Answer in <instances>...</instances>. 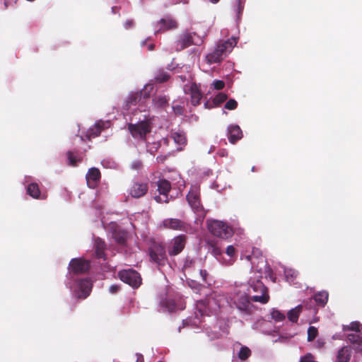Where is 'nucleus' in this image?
Here are the masks:
<instances>
[{
    "label": "nucleus",
    "instance_id": "nucleus-1",
    "mask_svg": "<svg viewBox=\"0 0 362 362\" xmlns=\"http://www.w3.org/2000/svg\"><path fill=\"white\" fill-rule=\"evenodd\" d=\"M236 43V40L234 37L219 43L213 52L206 55L208 63L211 64L222 61L223 55L226 54L228 51L230 52Z\"/></svg>",
    "mask_w": 362,
    "mask_h": 362
},
{
    "label": "nucleus",
    "instance_id": "nucleus-2",
    "mask_svg": "<svg viewBox=\"0 0 362 362\" xmlns=\"http://www.w3.org/2000/svg\"><path fill=\"white\" fill-rule=\"evenodd\" d=\"M250 287L248 291L250 293L252 291L255 294L252 296V300L255 302H258L262 304H266L269 300V295L268 293V288L260 279H252L249 281Z\"/></svg>",
    "mask_w": 362,
    "mask_h": 362
},
{
    "label": "nucleus",
    "instance_id": "nucleus-3",
    "mask_svg": "<svg viewBox=\"0 0 362 362\" xmlns=\"http://www.w3.org/2000/svg\"><path fill=\"white\" fill-rule=\"evenodd\" d=\"M150 260L158 266H164L168 262L165 247L162 243L153 241L148 249Z\"/></svg>",
    "mask_w": 362,
    "mask_h": 362
},
{
    "label": "nucleus",
    "instance_id": "nucleus-4",
    "mask_svg": "<svg viewBox=\"0 0 362 362\" xmlns=\"http://www.w3.org/2000/svg\"><path fill=\"white\" fill-rule=\"evenodd\" d=\"M209 230L215 236L226 239L233 235L232 228L221 221L213 220L208 223Z\"/></svg>",
    "mask_w": 362,
    "mask_h": 362
},
{
    "label": "nucleus",
    "instance_id": "nucleus-5",
    "mask_svg": "<svg viewBox=\"0 0 362 362\" xmlns=\"http://www.w3.org/2000/svg\"><path fill=\"white\" fill-rule=\"evenodd\" d=\"M233 301L240 312L245 315L252 314L254 305L251 303L247 293L245 292H238L234 295Z\"/></svg>",
    "mask_w": 362,
    "mask_h": 362
},
{
    "label": "nucleus",
    "instance_id": "nucleus-6",
    "mask_svg": "<svg viewBox=\"0 0 362 362\" xmlns=\"http://www.w3.org/2000/svg\"><path fill=\"white\" fill-rule=\"evenodd\" d=\"M128 129L135 139L146 141V135L151 132V127L148 122L142 121L137 124H129Z\"/></svg>",
    "mask_w": 362,
    "mask_h": 362
},
{
    "label": "nucleus",
    "instance_id": "nucleus-7",
    "mask_svg": "<svg viewBox=\"0 0 362 362\" xmlns=\"http://www.w3.org/2000/svg\"><path fill=\"white\" fill-rule=\"evenodd\" d=\"M202 42V39L196 33H185L180 36L179 40L176 42V49L180 51L192 45H199Z\"/></svg>",
    "mask_w": 362,
    "mask_h": 362
},
{
    "label": "nucleus",
    "instance_id": "nucleus-8",
    "mask_svg": "<svg viewBox=\"0 0 362 362\" xmlns=\"http://www.w3.org/2000/svg\"><path fill=\"white\" fill-rule=\"evenodd\" d=\"M92 286L89 279H78L73 291L74 296L78 299L86 298L90 293Z\"/></svg>",
    "mask_w": 362,
    "mask_h": 362
},
{
    "label": "nucleus",
    "instance_id": "nucleus-9",
    "mask_svg": "<svg viewBox=\"0 0 362 362\" xmlns=\"http://www.w3.org/2000/svg\"><path fill=\"white\" fill-rule=\"evenodd\" d=\"M119 279L132 287H139L141 283L140 274L134 269H124L118 273Z\"/></svg>",
    "mask_w": 362,
    "mask_h": 362
},
{
    "label": "nucleus",
    "instance_id": "nucleus-10",
    "mask_svg": "<svg viewBox=\"0 0 362 362\" xmlns=\"http://www.w3.org/2000/svg\"><path fill=\"white\" fill-rule=\"evenodd\" d=\"M186 198L193 210L197 212L203 210V206L201 204L200 189L199 186L192 185Z\"/></svg>",
    "mask_w": 362,
    "mask_h": 362
},
{
    "label": "nucleus",
    "instance_id": "nucleus-11",
    "mask_svg": "<svg viewBox=\"0 0 362 362\" xmlns=\"http://www.w3.org/2000/svg\"><path fill=\"white\" fill-rule=\"evenodd\" d=\"M90 262L82 258H74L71 260L69 265L70 274H82L90 269Z\"/></svg>",
    "mask_w": 362,
    "mask_h": 362
},
{
    "label": "nucleus",
    "instance_id": "nucleus-12",
    "mask_svg": "<svg viewBox=\"0 0 362 362\" xmlns=\"http://www.w3.org/2000/svg\"><path fill=\"white\" fill-rule=\"evenodd\" d=\"M157 186L160 195L155 196V200L158 203H168L169 202L168 193L171 189L170 182L165 179H161L157 182Z\"/></svg>",
    "mask_w": 362,
    "mask_h": 362
},
{
    "label": "nucleus",
    "instance_id": "nucleus-13",
    "mask_svg": "<svg viewBox=\"0 0 362 362\" xmlns=\"http://www.w3.org/2000/svg\"><path fill=\"white\" fill-rule=\"evenodd\" d=\"M187 240L185 235H180L175 237L170 243L168 252L169 255L175 256L180 254L185 248Z\"/></svg>",
    "mask_w": 362,
    "mask_h": 362
},
{
    "label": "nucleus",
    "instance_id": "nucleus-14",
    "mask_svg": "<svg viewBox=\"0 0 362 362\" xmlns=\"http://www.w3.org/2000/svg\"><path fill=\"white\" fill-rule=\"evenodd\" d=\"M156 26L158 28L155 31V33L156 34L158 33L176 29L178 27V23L172 16H166L160 19L156 23Z\"/></svg>",
    "mask_w": 362,
    "mask_h": 362
},
{
    "label": "nucleus",
    "instance_id": "nucleus-15",
    "mask_svg": "<svg viewBox=\"0 0 362 362\" xmlns=\"http://www.w3.org/2000/svg\"><path fill=\"white\" fill-rule=\"evenodd\" d=\"M148 186L147 183L134 182L129 189V194L136 199L144 197L148 192Z\"/></svg>",
    "mask_w": 362,
    "mask_h": 362
},
{
    "label": "nucleus",
    "instance_id": "nucleus-16",
    "mask_svg": "<svg viewBox=\"0 0 362 362\" xmlns=\"http://www.w3.org/2000/svg\"><path fill=\"white\" fill-rule=\"evenodd\" d=\"M163 226L165 228L186 231L188 225L178 218H166L163 221Z\"/></svg>",
    "mask_w": 362,
    "mask_h": 362
},
{
    "label": "nucleus",
    "instance_id": "nucleus-17",
    "mask_svg": "<svg viewBox=\"0 0 362 362\" xmlns=\"http://www.w3.org/2000/svg\"><path fill=\"white\" fill-rule=\"evenodd\" d=\"M88 186L90 188H95L101 178V174L98 168H91L86 174Z\"/></svg>",
    "mask_w": 362,
    "mask_h": 362
},
{
    "label": "nucleus",
    "instance_id": "nucleus-18",
    "mask_svg": "<svg viewBox=\"0 0 362 362\" xmlns=\"http://www.w3.org/2000/svg\"><path fill=\"white\" fill-rule=\"evenodd\" d=\"M228 139L229 141L234 144L243 137V132L238 125L231 124L228 127Z\"/></svg>",
    "mask_w": 362,
    "mask_h": 362
},
{
    "label": "nucleus",
    "instance_id": "nucleus-19",
    "mask_svg": "<svg viewBox=\"0 0 362 362\" xmlns=\"http://www.w3.org/2000/svg\"><path fill=\"white\" fill-rule=\"evenodd\" d=\"M95 256L98 259H105L106 244L100 238H96L94 243Z\"/></svg>",
    "mask_w": 362,
    "mask_h": 362
},
{
    "label": "nucleus",
    "instance_id": "nucleus-20",
    "mask_svg": "<svg viewBox=\"0 0 362 362\" xmlns=\"http://www.w3.org/2000/svg\"><path fill=\"white\" fill-rule=\"evenodd\" d=\"M351 348L349 346L341 347L337 352L336 362H349L351 357Z\"/></svg>",
    "mask_w": 362,
    "mask_h": 362
},
{
    "label": "nucleus",
    "instance_id": "nucleus-21",
    "mask_svg": "<svg viewBox=\"0 0 362 362\" xmlns=\"http://www.w3.org/2000/svg\"><path fill=\"white\" fill-rule=\"evenodd\" d=\"M189 91L191 95V103L194 106L199 105L202 95L200 90L195 83L191 85Z\"/></svg>",
    "mask_w": 362,
    "mask_h": 362
},
{
    "label": "nucleus",
    "instance_id": "nucleus-22",
    "mask_svg": "<svg viewBox=\"0 0 362 362\" xmlns=\"http://www.w3.org/2000/svg\"><path fill=\"white\" fill-rule=\"evenodd\" d=\"M347 339L353 345L356 352H362V337L358 334H349Z\"/></svg>",
    "mask_w": 362,
    "mask_h": 362
},
{
    "label": "nucleus",
    "instance_id": "nucleus-23",
    "mask_svg": "<svg viewBox=\"0 0 362 362\" xmlns=\"http://www.w3.org/2000/svg\"><path fill=\"white\" fill-rule=\"evenodd\" d=\"M161 305L165 308L168 312L173 313L178 310H183L184 307L178 305L173 299L165 298L160 303Z\"/></svg>",
    "mask_w": 362,
    "mask_h": 362
},
{
    "label": "nucleus",
    "instance_id": "nucleus-24",
    "mask_svg": "<svg viewBox=\"0 0 362 362\" xmlns=\"http://www.w3.org/2000/svg\"><path fill=\"white\" fill-rule=\"evenodd\" d=\"M105 123L103 122H97L93 127L87 131L86 137L88 140L99 136L104 129Z\"/></svg>",
    "mask_w": 362,
    "mask_h": 362
},
{
    "label": "nucleus",
    "instance_id": "nucleus-25",
    "mask_svg": "<svg viewBox=\"0 0 362 362\" xmlns=\"http://www.w3.org/2000/svg\"><path fill=\"white\" fill-rule=\"evenodd\" d=\"M329 293L326 291H319L313 296V299L315 303L321 307L325 306V305L327 303Z\"/></svg>",
    "mask_w": 362,
    "mask_h": 362
},
{
    "label": "nucleus",
    "instance_id": "nucleus-26",
    "mask_svg": "<svg viewBox=\"0 0 362 362\" xmlns=\"http://www.w3.org/2000/svg\"><path fill=\"white\" fill-rule=\"evenodd\" d=\"M27 193L34 199H45L41 197V192L38 184L32 182L27 187Z\"/></svg>",
    "mask_w": 362,
    "mask_h": 362
},
{
    "label": "nucleus",
    "instance_id": "nucleus-27",
    "mask_svg": "<svg viewBox=\"0 0 362 362\" xmlns=\"http://www.w3.org/2000/svg\"><path fill=\"white\" fill-rule=\"evenodd\" d=\"M170 98L166 95H159L153 99V105L157 108H164L168 106Z\"/></svg>",
    "mask_w": 362,
    "mask_h": 362
},
{
    "label": "nucleus",
    "instance_id": "nucleus-28",
    "mask_svg": "<svg viewBox=\"0 0 362 362\" xmlns=\"http://www.w3.org/2000/svg\"><path fill=\"white\" fill-rule=\"evenodd\" d=\"M66 156L69 160V165L72 166H76L77 163L81 162L83 160L82 156L78 151H69L66 153Z\"/></svg>",
    "mask_w": 362,
    "mask_h": 362
},
{
    "label": "nucleus",
    "instance_id": "nucleus-29",
    "mask_svg": "<svg viewBox=\"0 0 362 362\" xmlns=\"http://www.w3.org/2000/svg\"><path fill=\"white\" fill-rule=\"evenodd\" d=\"M170 78V75L165 71L163 69H158L155 72L154 74V82L156 83H164L168 81Z\"/></svg>",
    "mask_w": 362,
    "mask_h": 362
},
{
    "label": "nucleus",
    "instance_id": "nucleus-30",
    "mask_svg": "<svg viewBox=\"0 0 362 362\" xmlns=\"http://www.w3.org/2000/svg\"><path fill=\"white\" fill-rule=\"evenodd\" d=\"M171 138L179 145H185L187 144L186 135L184 132H172Z\"/></svg>",
    "mask_w": 362,
    "mask_h": 362
},
{
    "label": "nucleus",
    "instance_id": "nucleus-31",
    "mask_svg": "<svg viewBox=\"0 0 362 362\" xmlns=\"http://www.w3.org/2000/svg\"><path fill=\"white\" fill-rule=\"evenodd\" d=\"M112 238L117 243L124 245L127 241V234L124 230H115L112 233Z\"/></svg>",
    "mask_w": 362,
    "mask_h": 362
},
{
    "label": "nucleus",
    "instance_id": "nucleus-32",
    "mask_svg": "<svg viewBox=\"0 0 362 362\" xmlns=\"http://www.w3.org/2000/svg\"><path fill=\"white\" fill-rule=\"evenodd\" d=\"M141 92H135L131 93L127 99L126 106L129 108L132 105H136L141 98Z\"/></svg>",
    "mask_w": 362,
    "mask_h": 362
},
{
    "label": "nucleus",
    "instance_id": "nucleus-33",
    "mask_svg": "<svg viewBox=\"0 0 362 362\" xmlns=\"http://www.w3.org/2000/svg\"><path fill=\"white\" fill-rule=\"evenodd\" d=\"M208 250L215 257H218L221 255L222 251L218 246L217 243L214 240H209L207 241Z\"/></svg>",
    "mask_w": 362,
    "mask_h": 362
},
{
    "label": "nucleus",
    "instance_id": "nucleus-34",
    "mask_svg": "<svg viewBox=\"0 0 362 362\" xmlns=\"http://www.w3.org/2000/svg\"><path fill=\"white\" fill-rule=\"evenodd\" d=\"M302 305H298L288 313V318L292 322H297L300 313L302 310Z\"/></svg>",
    "mask_w": 362,
    "mask_h": 362
},
{
    "label": "nucleus",
    "instance_id": "nucleus-35",
    "mask_svg": "<svg viewBox=\"0 0 362 362\" xmlns=\"http://www.w3.org/2000/svg\"><path fill=\"white\" fill-rule=\"evenodd\" d=\"M197 262V259L190 258L189 257H187L185 260L183 269L185 271L190 272L192 269H194Z\"/></svg>",
    "mask_w": 362,
    "mask_h": 362
},
{
    "label": "nucleus",
    "instance_id": "nucleus-36",
    "mask_svg": "<svg viewBox=\"0 0 362 362\" xmlns=\"http://www.w3.org/2000/svg\"><path fill=\"white\" fill-rule=\"evenodd\" d=\"M251 350L247 346H242L238 352V358L245 361L247 359L251 356Z\"/></svg>",
    "mask_w": 362,
    "mask_h": 362
},
{
    "label": "nucleus",
    "instance_id": "nucleus-37",
    "mask_svg": "<svg viewBox=\"0 0 362 362\" xmlns=\"http://www.w3.org/2000/svg\"><path fill=\"white\" fill-rule=\"evenodd\" d=\"M228 98V95L225 93H218L214 98V103L218 106L223 102H225Z\"/></svg>",
    "mask_w": 362,
    "mask_h": 362
},
{
    "label": "nucleus",
    "instance_id": "nucleus-38",
    "mask_svg": "<svg viewBox=\"0 0 362 362\" xmlns=\"http://www.w3.org/2000/svg\"><path fill=\"white\" fill-rule=\"evenodd\" d=\"M318 331L317 329L313 326H310L308 329V341H313L317 336Z\"/></svg>",
    "mask_w": 362,
    "mask_h": 362
},
{
    "label": "nucleus",
    "instance_id": "nucleus-39",
    "mask_svg": "<svg viewBox=\"0 0 362 362\" xmlns=\"http://www.w3.org/2000/svg\"><path fill=\"white\" fill-rule=\"evenodd\" d=\"M271 315L272 318L276 322H281L285 319L284 314L278 310H273Z\"/></svg>",
    "mask_w": 362,
    "mask_h": 362
},
{
    "label": "nucleus",
    "instance_id": "nucleus-40",
    "mask_svg": "<svg viewBox=\"0 0 362 362\" xmlns=\"http://www.w3.org/2000/svg\"><path fill=\"white\" fill-rule=\"evenodd\" d=\"M343 330L344 331L351 330V331H355L356 332H358L360 331L359 330V323L357 322H353L349 325H344Z\"/></svg>",
    "mask_w": 362,
    "mask_h": 362
},
{
    "label": "nucleus",
    "instance_id": "nucleus-41",
    "mask_svg": "<svg viewBox=\"0 0 362 362\" xmlns=\"http://www.w3.org/2000/svg\"><path fill=\"white\" fill-rule=\"evenodd\" d=\"M245 0H237L236 1V12L238 17L242 14L244 6H245Z\"/></svg>",
    "mask_w": 362,
    "mask_h": 362
},
{
    "label": "nucleus",
    "instance_id": "nucleus-42",
    "mask_svg": "<svg viewBox=\"0 0 362 362\" xmlns=\"http://www.w3.org/2000/svg\"><path fill=\"white\" fill-rule=\"evenodd\" d=\"M237 107L238 103L235 99H230L225 104V108L229 110H235Z\"/></svg>",
    "mask_w": 362,
    "mask_h": 362
},
{
    "label": "nucleus",
    "instance_id": "nucleus-43",
    "mask_svg": "<svg viewBox=\"0 0 362 362\" xmlns=\"http://www.w3.org/2000/svg\"><path fill=\"white\" fill-rule=\"evenodd\" d=\"M172 107L175 115L180 116L184 114L185 108L183 106L180 105H173Z\"/></svg>",
    "mask_w": 362,
    "mask_h": 362
},
{
    "label": "nucleus",
    "instance_id": "nucleus-44",
    "mask_svg": "<svg viewBox=\"0 0 362 362\" xmlns=\"http://www.w3.org/2000/svg\"><path fill=\"white\" fill-rule=\"evenodd\" d=\"M197 308L199 310L201 315H203L206 313V303L204 300L198 301L197 303Z\"/></svg>",
    "mask_w": 362,
    "mask_h": 362
},
{
    "label": "nucleus",
    "instance_id": "nucleus-45",
    "mask_svg": "<svg viewBox=\"0 0 362 362\" xmlns=\"http://www.w3.org/2000/svg\"><path fill=\"white\" fill-rule=\"evenodd\" d=\"M143 163L141 160H134L131 164V168L135 170H139L142 168Z\"/></svg>",
    "mask_w": 362,
    "mask_h": 362
},
{
    "label": "nucleus",
    "instance_id": "nucleus-46",
    "mask_svg": "<svg viewBox=\"0 0 362 362\" xmlns=\"http://www.w3.org/2000/svg\"><path fill=\"white\" fill-rule=\"evenodd\" d=\"M213 86L216 90H222L225 86L224 81L221 80H216L213 82Z\"/></svg>",
    "mask_w": 362,
    "mask_h": 362
},
{
    "label": "nucleus",
    "instance_id": "nucleus-47",
    "mask_svg": "<svg viewBox=\"0 0 362 362\" xmlns=\"http://www.w3.org/2000/svg\"><path fill=\"white\" fill-rule=\"evenodd\" d=\"M299 362H314V356L311 354H307L300 358Z\"/></svg>",
    "mask_w": 362,
    "mask_h": 362
},
{
    "label": "nucleus",
    "instance_id": "nucleus-48",
    "mask_svg": "<svg viewBox=\"0 0 362 362\" xmlns=\"http://www.w3.org/2000/svg\"><path fill=\"white\" fill-rule=\"evenodd\" d=\"M245 259L251 262L252 264V267L255 266L256 264V260L257 259V257L255 256V252H253V254L251 255H246Z\"/></svg>",
    "mask_w": 362,
    "mask_h": 362
},
{
    "label": "nucleus",
    "instance_id": "nucleus-49",
    "mask_svg": "<svg viewBox=\"0 0 362 362\" xmlns=\"http://www.w3.org/2000/svg\"><path fill=\"white\" fill-rule=\"evenodd\" d=\"M226 254L230 257H233L235 254V249L233 245H229L226 248Z\"/></svg>",
    "mask_w": 362,
    "mask_h": 362
},
{
    "label": "nucleus",
    "instance_id": "nucleus-50",
    "mask_svg": "<svg viewBox=\"0 0 362 362\" xmlns=\"http://www.w3.org/2000/svg\"><path fill=\"white\" fill-rule=\"evenodd\" d=\"M200 276L202 279V281L205 283H207V276L209 275L208 272L205 269H200L199 270Z\"/></svg>",
    "mask_w": 362,
    "mask_h": 362
},
{
    "label": "nucleus",
    "instance_id": "nucleus-51",
    "mask_svg": "<svg viewBox=\"0 0 362 362\" xmlns=\"http://www.w3.org/2000/svg\"><path fill=\"white\" fill-rule=\"evenodd\" d=\"M120 287L117 285H112L109 288V291L112 293H116L119 290Z\"/></svg>",
    "mask_w": 362,
    "mask_h": 362
},
{
    "label": "nucleus",
    "instance_id": "nucleus-52",
    "mask_svg": "<svg viewBox=\"0 0 362 362\" xmlns=\"http://www.w3.org/2000/svg\"><path fill=\"white\" fill-rule=\"evenodd\" d=\"M5 8H7L8 6L15 4L17 0H4Z\"/></svg>",
    "mask_w": 362,
    "mask_h": 362
},
{
    "label": "nucleus",
    "instance_id": "nucleus-53",
    "mask_svg": "<svg viewBox=\"0 0 362 362\" xmlns=\"http://www.w3.org/2000/svg\"><path fill=\"white\" fill-rule=\"evenodd\" d=\"M167 158V156L160 155L156 157V160L158 163H163Z\"/></svg>",
    "mask_w": 362,
    "mask_h": 362
},
{
    "label": "nucleus",
    "instance_id": "nucleus-54",
    "mask_svg": "<svg viewBox=\"0 0 362 362\" xmlns=\"http://www.w3.org/2000/svg\"><path fill=\"white\" fill-rule=\"evenodd\" d=\"M133 25L134 21L132 20H127L124 23L125 28L127 29L132 28Z\"/></svg>",
    "mask_w": 362,
    "mask_h": 362
},
{
    "label": "nucleus",
    "instance_id": "nucleus-55",
    "mask_svg": "<svg viewBox=\"0 0 362 362\" xmlns=\"http://www.w3.org/2000/svg\"><path fill=\"white\" fill-rule=\"evenodd\" d=\"M317 344L318 347L321 348L324 346L325 342L322 340H317Z\"/></svg>",
    "mask_w": 362,
    "mask_h": 362
},
{
    "label": "nucleus",
    "instance_id": "nucleus-56",
    "mask_svg": "<svg viewBox=\"0 0 362 362\" xmlns=\"http://www.w3.org/2000/svg\"><path fill=\"white\" fill-rule=\"evenodd\" d=\"M144 358L141 354H137V362L142 361H143Z\"/></svg>",
    "mask_w": 362,
    "mask_h": 362
},
{
    "label": "nucleus",
    "instance_id": "nucleus-57",
    "mask_svg": "<svg viewBox=\"0 0 362 362\" xmlns=\"http://www.w3.org/2000/svg\"><path fill=\"white\" fill-rule=\"evenodd\" d=\"M154 47H155V45L153 44H151V45H148V49L150 50V51L153 50Z\"/></svg>",
    "mask_w": 362,
    "mask_h": 362
},
{
    "label": "nucleus",
    "instance_id": "nucleus-58",
    "mask_svg": "<svg viewBox=\"0 0 362 362\" xmlns=\"http://www.w3.org/2000/svg\"><path fill=\"white\" fill-rule=\"evenodd\" d=\"M211 2H214V3H216L218 2L219 0H210Z\"/></svg>",
    "mask_w": 362,
    "mask_h": 362
},
{
    "label": "nucleus",
    "instance_id": "nucleus-59",
    "mask_svg": "<svg viewBox=\"0 0 362 362\" xmlns=\"http://www.w3.org/2000/svg\"><path fill=\"white\" fill-rule=\"evenodd\" d=\"M148 95H144V98H148Z\"/></svg>",
    "mask_w": 362,
    "mask_h": 362
},
{
    "label": "nucleus",
    "instance_id": "nucleus-60",
    "mask_svg": "<svg viewBox=\"0 0 362 362\" xmlns=\"http://www.w3.org/2000/svg\"><path fill=\"white\" fill-rule=\"evenodd\" d=\"M264 257L262 256H261V260L263 261L264 259Z\"/></svg>",
    "mask_w": 362,
    "mask_h": 362
},
{
    "label": "nucleus",
    "instance_id": "nucleus-61",
    "mask_svg": "<svg viewBox=\"0 0 362 362\" xmlns=\"http://www.w3.org/2000/svg\"><path fill=\"white\" fill-rule=\"evenodd\" d=\"M158 362H162V361H158Z\"/></svg>",
    "mask_w": 362,
    "mask_h": 362
}]
</instances>
